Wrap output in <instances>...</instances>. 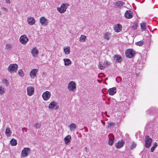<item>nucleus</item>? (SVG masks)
I'll list each match as a JSON object with an SVG mask.
<instances>
[{
    "mask_svg": "<svg viewBox=\"0 0 158 158\" xmlns=\"http://www.w3.org/2000/svg\"><path fill=\"white\" fill-rule=\"evenodd\" d=\"M136 54V52L132 49H128L125 52L127 57L129 58H132Z\"/></svg>",
    "mask_w": 158,
    "mask_h": 158,
    "instance_id": "nucleus-2",
    "label": "nucleus"
},
{
    "mask_svg": "<svg viewBox=\"0 0 158 158\" xmlns=\"http://www.w3.org/2000/svg\"><path fill=\"white\" fill-rule=\"evenodd\" d=\"M5 133L6 136L7 137L10 136L12 133L10 128L9 127L6 128L5 130Z\"/></svg>",
    "mask_w": 158,
    "mask_h": 158,
    "instance_id": "nucleus-26",
    "label": "nucleus"
},
{
    "mask_svg": "<svg viewBox=\"0 0 158 158\" xmlns=\"http://www.w3.org/2000/svg\"><path fill=\"white\" fill-rule=\"evenodd\" d=\"M108 137V144L110 146H112L114 141V136L112 134H110L109 135Z\"/></svg>",
    "mask_w": 158,
    "mask_h": 158,
    "instance_id": "nucleus-12",
    "label": "nucleus"
},
{
    "mask_svg": "<svg viewBox=\"0 0 158 158\" xmlns=\"http://www.w3.org/2000/svg\"><path fill=\"white\" fill-rule=\"evenodd\" d=\"M51 96V93L49 91H46L43 93L42 97L44 100L47 101L49 99Z\"/></svg>",
    "mask_w": 158,
    "mask_h": 158,
    "instance_id": "nucleus-8",
    "label": "nucleus"
},
{
    "mask_svg": "<svg viewBox=\"0 0 158 158\" xmlns=\"http://www.w3.org/2000/svg\"><path fill=\"white\" fill-rule=\"evenodd\" d=\"M48 107L49 109L52 110L54 109L56 110L59 109V106L57 105L56 102L55 101H52L49 104Z\"/></svg>",
    "mask_w": 158,
    "mask_h": 158,
    "instance_id": "nucleus-9",
    "label": "nucleus"
},
{
    "mask_svg": "<svg viewBox=\"0 0 158 158\" xmlns=\"http://www.w3.org/2000/svg\"><path fill=\"white\" fill-rule=\"evenodd\" d=\"M136 144L134 142H133L132 144V145L131 146V149H132L135 148L136 147Z\"/></svg>",
    "mask_w": 158,
    "mask_h": 158,
    "instance_id": "nucleus-41",
    "label": "nucleus"
},
{
    "mask_svg": "<svg viewBox=\"0 0 158 158\" xmlns=\"http://www.w3.org/2000/svg\"><path fill=\"white\" fill-rule=\"evenodd\" d=\"M111 36V34L108 32H106L104 34V38L107 40H109Z\"/></svg>",
    "mask_w": 158,
    "mask_h": 158,
    "instance_id": "nucleus-29",
    "label": "nucleus"
},
{
    "mask_svg": "<svg viewBox=\"0 0 158 158\" xmlns=\"http://www.w3.org/2000/svg\"><path fill=\"white\" fill-rule=\"evenodd\" d=\"M110 64V63L107 61L104 60V61H101L99 62V65L98 66V67L101 69H103L106 66Z\"/></svg>",
    "mask_w": 158,
    "mask_h": 158,
    "instance_id": "nucleus-6",
    "label": "nucleus"
},
{
    "mask_svg": "<svg viewBox=\"0 0 158 158\" xmlns=\"http://www.w3.org/2000/svg\"><path fill=\"white\" fill-rule=\"evenodd\" d=\"M35 89L33 86H30L27 88V95L30 96L33 95L34 94Z\"/></svg>",
    "mask_w": 158,
    "mask_h": 158,
    "instance_id": "nucleus-11",
    "label": "nucleus"
},
{
    "mask_svg": "<svg viewBox=\"0 0 158 158\" xmlns=\"http://www.w3.org/2000/svg\"><path fill=\"white\" fill-rule=\"evenodd\" d=\"M2 82L3 83L5 84V85L7 86L9 84V83L8 82V81H7V80L6 79H4L3 81H2Z\"/></svg>",
    "mask_w": 158,
    "mask_h": 158,
    "instance_id": "nucleus-40",
    "label": "nucleus"
},
{
    "mask_svg": "<svg viewBox=\"0 0 158 158\" xmlns=\"http://www.w3.org/2000/svg\"><path fill=\"white\" fill-rule=\"evenodd\" d=\"M139 132H137L136 133V134L135 135V137L136 138H138V137L139 136Z\"/></svg>",
    "mask_w": 158,
    "mask_h": 158,
    "instance_id": "nucleus-44",
    "label": "nucleus"
},
{
    "mask_svg": "<svg viewBox=\"0 0 158 158\" xmlns=\"http://www.w3.org/2000/svg\"><path fill=\"white\" fill-rule=\"evenodd\" d=\"M40 22L41 25L47 26L48 24V20L45 17H42L40 19Z\"/></svg>",
    "mask_w": 158,
    "mask_h": 158,
    "instance_id": "nucleus-13",
    "label": "nucleus"
},
{
    "mask_svg": "<svg viewBox=\"0 0 158 158\" xmlns=\"http://www.w3.org/2000/svg\"><path fill=\"white\" fill-rule=\"evenodd\" d=\"M114 60L116 63H120L122 60V58L121 56L118 55H115L113 57Z\"/></svg>",
    "mask_w": 158,
    "mask_h": 158,
    "instance_id": "nucleus-17",
    "label": "nucleus"
},
{
    "mask_svg": "<svg viewBox=\"0 0 158 158\" xmlns=\"http://www.w3.org/2000/svg\"><path fill=\"white\" fill-rule=\"evenodd\" d=\"M24 130H25L26 131H27V128H22V130L23 131Z\"/></svg>",
    "mask_w": 158,
    "mask_h": 158,
    "instance_id": "nucleus-46",
    "label": "nucleus"
},
{
    "mask_svg": "<svg viewBox=\"0 0 158 158\" xmlns=\"http://www.w3.org/2000/svg\"><path fill=\"white\" fill-rule=\"evenodd\" d=\"M114 124L113 122H108L107 123V127L109 128H111L114 126Z\"/></svg>",
    "mask_w": 158,
    "mask_h": 158,
    "instance_id": "nucleus-32",
    "label": "nucleus"
},
{
    "mask_svg": "<svg viewBox=\"0 0 158 158\" xmlns=\"http://www.w3.org/2000/svg\"><path fill=\"white\" fill-rule=\"evenodd\" d=\"M138 25L137 23H135L132 26V28L134 30L136 29L138 27Z\"/></svg>",
    "mask_w": 158,
    "mask_h": 158,
    "instance_id": "nucleus-38",
    "label": "nucleus"
},
{
    "mask_svg": "<svg viewBox=\"0 0 158 158\" xmlns=\"http://www.w3.org/2000/svg\"><path fill=\"white\" fill-rule=\"evenodd\" d=\"M19 42L25 45L27 43L29 39L26 35H21L19 38Z\"/></svg>",
    "mask_w": 158,
    "mask_h": 158,
    "instance_id": "nucleus-7",
    "label": "nucleus"
},
{
    "mask_svg": "<svg viewBox=\"0 0 158 158\" xmlns=\"http://www.w3.org/2000/svg\"><path fill=\"white\" fill-rule=\"evenodd\" d=\"M124 3L122 1H118L115 3V5L118 8L121 7L124 4Z\"/></svg>",
    "mask_w": 158,
    "mask_h": 158,
    "instance_id": "nucleus-27",
    "label": "nucleus"
},
{
    "mask_svg": "<svg viewBox=\"0 0 158 158\" xmlns=\"http://www.w3.org/2000/svg\"><path fill=\"white\" fill-rule=\"evenodd\" d=\"M124 143V140L122 139L119 140L115 145L116 148L118 149L120 148L123 146Z\"/></svg>",
    "mask_w": 158,
    "mask_h": 158,
    "instance_id": "nucleus-14",
    "label": "nucleus"
},
{
    "mask_svg": "<svg viewBox=\"0 0 158 158\" xmlns=\"http://www.w3.org/2000/svg\"><path fill=\"white\" fill-rule=\"evenodd\" d=\"M114 29L116 32H118L121 31L122 30V26L120 24H117L114 25Z\"/></svg>",
    "mask_w": 158,
    "mask_h": 158,
    "instance_id": "nucleus-19",
    "label": "nucleus"
},
{
    "mask_svg": "<svg viewBox=\"0 0 158 158\" xmlns=\"http://www.w3.org/2000/svg\"><path fill=\"white\" fill-rule=\"evenodd\" d=\"M107 92L110 95L112 96L116 93V89L115 87H113L109 89Z\"/></svg>",
    "mask_w": 158,
    "mask_h": 158,
    "instance_id": "nucleus-18",
    "label": "nucleus"
},
{
    "mask_svg": "<svg viewBox=\"0 0 158 158\" xmlns=\"http://www.w3.org/2000/svg\"><path fill=\"white\" fill-rule=\"evenodd\" d=\"M5 92V89L2 87L0 86V94L2 95Z\"/></svg>",
    "mask_w": 158,
    "mask_h": 158,
    "instance_id": "nucleus-37",
    "label": "nucleus"
},
{
    "mask_svg": "<svg viewBox=\"0 0 158 158\" xmlns=\"http://www.w3.org/2000/svg\"><path fill=\"white\" fill-rule=\"evenodd\" d=\"M152 140L151 138H149L148 135L145 136V147L146 148H149L151 144Z\"/></svg>",
    "mask_w": 158,
    "mask_h": 158,
    "instance_id": "nucleus-10",
    "label": "nucleus"
},
{
    "mask_svg": "<svg viewBox=\"0 0 158 158\" xmlns=\"http://www.w3.org/2000/svg\"><path fill=\"white\" fill-rule=\"evenodd\" d=\"M102 123H103V125H105V122H104V123H103L102 122Z\"/></svg>",
    "mask_w": 158,
    "mask_h": 158,
    "instance_id": "nucleus-47",
    "label": "nucleus"
},
{
    "mask_svg": "<svg viewBox=\"0 0 158 158\" xmlns=\"http://www.w3.org/2000/svg\"><path fill=\"white\" fill-rule=\"evenodd\" d=\"M68 87L69 91L72 92L75 91L76 89L75 82L73 81H70L68 84Z\"/></svg>",
    "mask_w": 158,
    "mask_h": 158,
    "instance_id": "nucleus-3",
    "label": "nucleus"
},
{
    "mask_svg": "<svg viewBox=\"0 0 158 158\" xmlns=\"http://www.w3.org/2000/svg\"><path fill=\"white\" fill-rule=\"evenodd\" d=\"M86 36L84 35H81L79 38V41L81 42H84L86 39Z\"/></svg>",
    "mask_w": 158,
    "mask_h": 158,
    "instance_id": "nucleus-28",
    "label": "nucleus"
},
{
    "mask_svg": "<svg viewBox=\"0 0 158 158\" xmlns=\"http://www.w3.org/2000/svg\"><path fill=\"white\" fill-rule=\"evenodd\" d=\"M10 143L12 146H16L17 144V141L16 139H12L10 140Z\"/></svg>",
    "mask_w": 158,
    "mask_h": 158,
    "instance_id": "nucleus-33",
    "label": "nucleus"
},
{
    "mask_svg": "<svg viewBox=\"0 0 158 158\" xmlns=\"http://www.w3.org/2000/svg\"><path fill=\"white\" fill-rule=\"evenodd\" d=\"M85 151L86 152H88L89 151L88 149L86 147L85 148Z\"/></svg>",
    "mask_w": 158,
    "mask_h": 158,
    "instance_id": "nucleus-45",
    "label": "nucleus"
},
{
    "mask_svg": "<svg viewBox=\"0 0 158 158\" xmlns=\"http://www.w3.org/2000/svg\"><path fill=\"white\" fill-rule=\"evenodd\" d=\"M31 53L33 57H36L39 53L38 50L35 48H34L31 51Z\"/></svg>",
    "mask_w": 158,
    "mask_h": 158,
    "instance_id": "nucleus-22",
    "label": "nucleus"
},
{
    "mask_svg": "<svg viewBox=\"0 0 158 158\" xmlns=\"http://www.w3.org/2000/svg\"><path fill=\"white\" fill-rule=\"evenodd\" d=\"M140 27L142 31H144L146 30V27L145 23H140Z\"/></svg>",
    "mask_w": 158,
    "mask_h": 158,
    "instance_id": "nucleus-30",
    "label": "nucleus"
},
{
    "mask_svg": "<svg viewBox=\"0 0 158 158\" xmlns=\"http://www.w3.org/2000/svg\"><path fill=\"white\" fill-rule=\"evenodd\" d=\"M18 67L16 64H10L8 68V70L10 73H14L16 72Z\"/></svg>",
    "mask_w": 158,
    "mask_h": 158,
    "instance_id": "nucleus-1",
    "label": "nucleus"
},
{
    "mask_svg": "<svg viewBox=\"0 0 158 158\" xmlns=\"http://www.w3.org/2000/svg\"><path fill=\"white\" fill-rule=\"evenodd\" d=\"M34 126L36 128H40L41 126V124L40 123H35L34 124Z\"/></svg>",
    "mask_w": 158,
    "mask_h": 158,
    "instance_id": "nucleus-39",
    "label": "nucleus"
},
{
    "mask_svg": "<svg viewBox=\"0 0 158 158\" xmlns=\"http://www.w3.org/2000/svg\"><path fill=\"white\" fill-rule=\"evenodd\" d=\"M69 6L68 4L63 3L60 7H57V10L60 13H63L66 10V9Z\"/></svg>",
    "mask_w": 158,
    "mask_h": 158,
    "instance_id": "nucleus-4",
    "label": "nucleus"
},
{
    "mask_svg": "<svg viewBox=\"0 0 158 158\" xmlns=\"http://www.w3.org/2000/svg\"><path fill=\"white\" fill-rule=\"evenodd\" d=\"M38 72V70L35 69H32L30 72V76L32 78H34L36 76V73Z\"/></svg>",
    "mask_w": 158,
    "mask_h": 158,
    "instance_id": "nucleus-20",
    "label": "nucleus"
},
{
    "mask_svg": "<svg viewBox=\"0 0 158 158\" xmlns=\"http://www.w3.org/2000/svg\"><path fill=\"white\" fill-rule=\"evenodd\" d=\"M143 40H141L139 41L136 42L135 44L136 45L139 46H142L143 44Z\"/></svg>",
    "mask_w": 158,
    "mask_h": 158,
    "instance_id": "nucleus-36",
    "label": "nucleus"
},
{
    "mask_svg": "<svg viewBox=\"0 0 158 158\" xmlns=\"http://www.w3.org/2000/svg\"><path fill=\"white\" fill-rule=\"evenodd\" d=\"M5 2L7 4H10V0H5Z\"/></svg>",
    "mask_w": 158,
    "mask_h": 158,
    "instance_id": "nucleus-43",
    "label": "nucleus"
},
{
    "mask_svg": "<svg viewBox=\"0 0 158 158\" xmlns=\"http://www.w3.org/2000/svg\"><path fill=\"white\" fill-rule=\"evenodd\" d=\"M69 127L70 129V131H75L77 128V126L75 123H72L69 126Z\"/></svg>",
    "mask_w": 158,
    "mask_h": 158,
    "instance_id": "nucleus-24",
    "label": "nucleus"
},
{
    "mask_svg": "<svg viewBox=\"0 0 158 158\" xmlns=\"http://www.w3.org/2000/svg\"><path fill=\"white\" fill-rule=\"evenodd\" d=\"M1 9H2V10H4L6 12H7L8 11V9L4 7V6L1 7Z\"/></svg>",
    "mask_w": 158,
    "mask_h": 158,
    "instance_id": "nucleus-42",
    "label": "nucleus"
},
{
    "mask_svg": "<svg viewBox=\"0 0 158 158\" xmlns=\"http://www.w3.org/2000/svg\"><path fill=\"white\" fill-rule=\"evenodd\" d=\"M124 16L126 18L130 19L132 18L133 16V13L131 10H127L125 13Z\"/></svg>",
    "mask_w": 158,
    "mask_h": 158,
    "instance_id": "nucleus-16",
    "label": "nucleus"
},
{
    "mask_svg": "<svg viewBox=\"0 0 158 158\" xmlns=\"http://www.w3.org/2000/svg\"><path fill=\"white\" fill-rule=\"evenodd\" d=\"M70 48L69 46H64L63 48L64 52L65 55L69 54L70 52Z\"/></svg>",
    "mask_w": 158,
    "mask_h": 158,
    "instance_id": "nucleus-23",
    "label": "nucleus"
},
{
    "mask_svg": "<svg viewBox=\"0 0 158 158\" xmlns=\"http://www.w3.org/2000/svg\"><path fill=\"white\" fill-rule=\"evenodd\" d=\"M71 139V137L70 135H68L65 137L64 139L65 144L68 145L70 142Z\"/></svg>",
    "mask_w": 158,
    "mask_h": 158,
    "instance_id": "nucleus-21",
    "label": "nucleus"
},
{
    "mask_svg": "<svg viewBox=\"0 0 158 158\" xmlns=\"http://www.w3.org/2000/svg\"><path fill=\"white\" fill-rule=\"evenodd\" d=\"M43 73H44H44H45L44 72Z\"/></svg>",
    "mask_w": 158,
    "mask_h": 158,
    "instance_id": "nucleus-48",
    "label": "nucleus"
},
{
    "mask_svg": "<svg viewBox=\"0 0 158 158\" xmlns=\"http://www.w3.org/2000/svg\"><path fill=\"white\" fill-rule=\"evenodd\" d=\"M27 22L30 25H32L34 24L35 21L34 18L33 17L29 16L27 17Z\"/></svg>",
    "mask_w": 158,
    "mask_h": 158,
    "instance_id": "nucleus-15",
    "label": "nucleus"
},
{
    "mask_svg": "<svg viewBox=\"0 0 158 158\" xmlns=\"http://www.w3.org/2000/svg\"><path fill=\"white\" fill-rule=\"evenodd\" d=\"M30 149L28 148H25L22 150L21 155L23 157L27 156L31 153Z\"/></svg>",
    "mask_w": 158,
    "mask_h": 158,
    "instance_id": "nucleus-5",
    "label": "nucleus"
},
{
    "mask_svg": "<svg viewBox=\"0 0 158 158\" xmlns=\"http://www.w3.org/2000/svg\"><path fill=\"white\" fill-rule=\"evenodd\" d=\"M157 146V143L155 142L153 143V146L152 147L151 149V151L152 152H153L155 148Z\"/></svg>",
    "mask_w": 158,
    "mask_h": 158,
    "instance_id": "nucleus-35",
    "label": "nucleus"
},
{
    "mask_svg": "<svg viewBox=\"0 0 158 158\" xmlns=\"http://www.w3.org/2000/svg\"><path fill=\"white\" fill-rule=\"evenodd\" d=\"M63 61L64 63V65L65 66H69L72 64L71 60L69 59L65 58L63 59Z\"/></svg>",
    "mask_w": 158,
    "mask_h": 158,
    "instance_id": "nucleus-25",
    "label": "nucleus"
},
{
    "mask_svg": "<svg viewBox=\"0 0 158 158\" xmlns=\"http://www.w3.org/2000/svg\"><path fill=\"white\" fill-rule=\"evenodd\" d=\"M12 47L13 46L10 44H7L5 46L6 48L8 50H11Z\"/></svg>",
    "mask_w": 158,
    "mask_h": 158,
    "instance_id": "nucleus-34",
    "label": "nucleus"
},
{
    "mask_svg": "<svg viewBox=\"0 0 158 158\" xmlns=\"http://www.w3.org/2000/svg\"><path fill=\"white\" fill-rule=\"evenodd\" d=\"M18 74L21 77L24 76V74L22 69H19L18 71Z\"/></svg>",
    "mask_w": 158,
    "mask_h": 158,
    "instance_id": "nucleus-31",
    "label": "nucleus"
}]
</instances>
